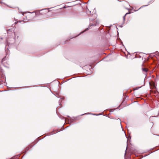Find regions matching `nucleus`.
Masks as SVG:
<instances>
[{"instance_id": "f257e3e1", "label": "nucleus", "mask_w": 159, "mask_h": 159, "mask_svg": "<svg viewBox=\"0 0 159 159\" xmlns=\"http://www.w3.org/2000/svg\"><path fill=\"white\" fill-rule=\"evenodd\" d=\"M142 70L143 71L147 72L148 71V69L146 68H143Z\"/></svg>"}, {"instance_id": "f03ea898", "label": "nucleus", "mask_w": 159, "mask_h": 159, "mask_svg": "<svg viewBox=\"0 0 159 159\" xmlns=\"http://www.w3.org/2000/svg\"><path fill=\"white\" fill-rule=\"evenodd\" d=\"M128 14V13H126L125 14V15L124 16V17H123V19H124V20H125V16H126V15L127 14Z\"/></svg>"}, {"instance_id": "7ed1b4c3", "label": "nucleus", "mask_w": 159, "mask_h": 159, "mask_svg": "<svg viewBox=\"0 0 159 159\" xmlns=\"http://www.w3.org/2000/svg\"><path fill=\"white\" fill-rule=\"evenodd\" d=\"M4 61V58H3L2 59V61Z\"/></svg>"}]
</instances>
